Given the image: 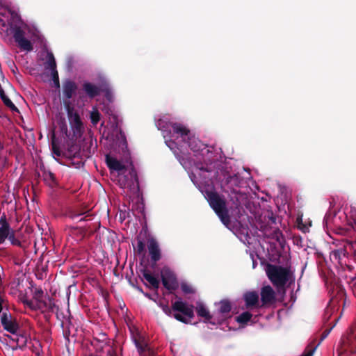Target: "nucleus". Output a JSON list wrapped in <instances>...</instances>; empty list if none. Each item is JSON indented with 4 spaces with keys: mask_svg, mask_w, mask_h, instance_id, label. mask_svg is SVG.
<instances>
[{
    "mask_svg": "<svg viewBox=\"0 0 356 356\" xmlns=\"http://www.w3.org/2000/svg\"><path fill=\"white\" fill-rule=\"evenodd\" d=\"M160 307L162 308L163 312L168 316H170L172 310L174 312H179L183 315L175 313L173 314L174 318L184 323H188V320L194 317L193 305H188L186 302L181 300L175 301L172 304V309L169 307L168 304H160Z\"/></svg>",
    "mask_w": 356,
    "mask_h": 356,
    "instance_id": "nucleus-1",
    "label": "nucleus"
},
{
    "mask_svg": "<svg viewBox=\"0 0 356 356\" xmlns=\"http://www.w3.org/2000/svg\"><path fill=\"white\" fill-rule=\"evenodd\" d=\"M207 200L222 222L227 225L230 223V217L227 208L226 201L216 192L210 191L207 193Z\"/></svg>",
    "mask_w": 356,
    "mask_h": 356,
    "instance_id": "nucleus-2",
    "label": "nucleus"
},
{
    "mask_svg": "<svg viewBox=\"0 0 356 356\" xmlns=\"http://www.w3.org/2000/svg\"><path fill=\"white\" fill-rule=\"evenodd\" d=\"M118 184L120 188L127 189L129 196H139L140 186L136 169L132 166L127 175L124 172L118 175Z\"/></svg>",
    "mask_w": 356,
    "mask_h": 356,
    "instance_id": "nucleus-3",
    "label": "nucleus"
},
{
    "mask_svg": "<svg viewBox=\"0 0 356 356\" xmlns=\"http://www.w3.org/2000/svg\"><path fill=\"white\" fill-rule=\"evenodd\" d=\"M266 273L273 284L278 289L284 288L291 275L289 268L272 264L267 266Z\"/></svg>",
    "mask_w": 356,
    "mask_h": 356,
    "instance_id": "nucleus-4",
    "label": "nucleus"
},
{
    "mask_svg": "<svg viewBox=\"0 0 356 356\" xmlns=\"http://www.w3.org/2000/svg\"><path fill=\"white\" fill-rule=\"evenodd\" d=\"M65 108L72 129V138L76 140L81 138L84 131L83 124L81 120L79 112L71 104L70 102H65Z\"/></svg>",
    "mask_w": 356,
    "mask_h": 356,
    "instance_id": "nucleus-5",
    "label": "nucleus"
},
{
    "mask_svg": "<svg viewBox=\"0 0 356 356\" xmlns=\"http://www.w3.org/2000/svg\"><path fill=\"white\" fill-rule=\"evenodd\" d=\"M1 323L3 329L13 334H17L19 330V325L17 318L13 316L10 312H3Z\"/></svg>",
    "mask_w": 356,
    "mask_h": 356,
    "instance_id": "nucleus-6",
    "label": "nucleus"
},
{
    "mask_svg": "<svg viewBox=\"0 0 356 356\" xmlns=\"http://www.w3.org/2000/svg\"><path fill=\"white\" fill-rule=\"evenodd\" d=\"M261 308L269 307L276 302V295L273 288L269 286H264L261 289Z\"/></svg>",
    "mask_w": 356,
    "mask_h": 356,
    "instance_id": "nucleus-7",
    "label": "nucleus"
},
{
    "mask_svg": "<svg viewBox=\"0 0 356 356\" xmlns=\"http://www.w3.org/2000/svg\"><path fill=\"white\" fill-rule=\"evenodd\" d=\"M341 354L354 355L356 353V334L353 332L349 333L347 336L343 337L341 339Z\"/></svg>",
    "mask_w": 356,
    "mask_h": 356,
    "instance_id": "nucleus-8",
    "label": "nucleus"
},
{
    "mask_svg": "<svg viewBox=\"0 0 356 356\" xmlns=\"http://www.w3.org/2000/svg\"><path fill=\"white\" fill-rule=\"evenodd\" d=\"M13 38L15 42L22 50L31 51L33 49V44L31 41L25 38V33L20 28L15 30Z\"/></svg>",
    "mask_w": 356,
    "mask_h": 356,
    "instance_id": "nucleus-9",
    "label": "nucleus"
},
{
    "mask_svg": "<svg viewBox=\"0 0 356 356\" xmlns=\"http://www.w3.org/2000/svg\"><path fill=\"white\" fill-rule=\"evenodd\" d=\"M243 299L244 300L246 309H252L261 308L259 296L257 291H246L243 296Z\"/></svg>",
    "mask_w": 356,
    "mask_h": 356,
    "instance_id": "nucleus-10",
    "label": "nucleus"
},
{
    "mask_svg": "<svg viewBox=\"0 0 356 356\" xmlns=\"http://www.w3.org/2000/svg\"><path fill=\"white\" fill-rule=\"evenodd\" d=\"M215 305L218 306L217 321L222 323L229 316L232 310L231 302L227 299H223Z\"/></svg>",
    "mask_w": 356,
    "mask_h": 356,
    "instance_id": "nucleus-11",
    "label": "nucleus"
},
{
    "mask_svg": "<svg viewBox=\"0 0 356 356\" xmlns=\"http://www.w3.org/2000/svg\"><path fill=\"white\" fill-rule=\"evenodd\" d=\"M134 342L140 356H157L155 350L143 338H136Z\"/></svg>",
    "mask_w": 356,
    "mask_h": 356,
    "instance_id": "nucleus-12",
    "label": "nucleus"
},
{
    "mask_svg": "<svg viewBox=\"0 0 356 356\" xmlns=\"http://www.w3.org/2000/svg\"><path fill=\"white\" fill-rule=\"evenodd\" d=\"M78 89L76 83L71 79H65L63 82V95L64 102H70V99L76 94Z\"/></svg>",
    "mask_w": 356,
    "mask_h": 356,
    "instance_id": "nucleus-13",
    "label": "nucleus"
},
{
    "mask_svg": "<svg viewBox=\"0 0 356 356\" xmlns=\"http://www.w3.org/2000/svg\"><path fill=\"white\" fill-rule=\"evenodd\" d=\"M148 252L150 255L151 261L156 263L161 258V252L159 243L154 238H150L147 241Z\"/></svg>",
    "mask_w": 356,
    "mask_h": 356,
    "instance_id": "nucleus-14",
    "label": "nucleus"
},
{
    "mask_svg": "<svg viewBox=\"0 0 356 356\" xmlns=\"http://www.w3.org/2000/svg\"><path fill=\"white\" fill-rule=\"evenodd\" d=\"M82 90L88 98L93 99L101 94L102 84L97 86L91 82L85 81L82 85Z\"/></svg>",
    "mask_w": 356,
    "mask_h": 356,
    "instance_id": "nucleus-15",
    "label": "nucleus"
},
{
    "mask_svg": "<svg viewBox=\"0 0 356 356\" xmlns=\"http://www.w3.org/2000/svg\"><path fill=\"white\" fill-rule=\"evenodd\" d=\"M66 156L70 158L82 157L84 156L86 158H89L91 156L90 151L86 152L84 149L81 150L79 145L73 143L69 146L67 152L65 154Z\"/></svg>",
    "mask_w": 356,
    "mask_h": 356,
    "instance_id": "nucleus-16",
    "label": "nucleus"
},
{
    "mask_svg": "<svg viewBox=\"0 0 356 356\" xmlns=\"http://www.w3.org/2000/svg\"><path fill=\"white\" fill-rule=\"evenodd\" d=\"M81 216H83V217L79 219V222L90 220L92 219V214H91L89 210L81 208L72 209L67 213V216L72 220H75L76 218Z\"/></svg>",
    "mask_w": 356,
    "mask_h": 356,
    "instance_id": "nucleus-17",
    "label": "nucleus"
},
{
    "mask_svg": "<svg viewBox=\"0 0 356 356\" xmlns=\"http://www.w3.org/2000/svg\"><path fill=\"white\" fill-rule=\"evenodd\" d=\"M106 162L111 170H115L118 172V173H121L127 170L125 165L123 163H122L115 158L110 156L109 155H106Z\"/></svg>",
    "mask_w": 356,
    "mask_h": 356,
    "instance_id": "nucleus-18",
    "label": "nucleus"
},
{
    "mask_svg": "<svg viewBox=\"0 0 356 356\" xmlns=\"http://www.w3.org/2000/svg\"><path fill=\"white\" fill-rule=\"evenodd\" d=\"M171 127L173 133L180 136L184 142L186 141L188 136L192 135L191 131L180 123H172Z\"/></svg>",
    "mask_w": 356,
    "mask_h": 356,
    "instance_id": "nucleus-19",
    "label": "nucleus"
},
{
    "mask_svg": "<svg viewBox=\"0 0 356 356\" xmlns=\"http://www.w3.org/2000/svg\"><path fill=\"white\" fill-rule=\"evenodd\" d=\"M10 226L7 221L6 216L3 214L0 218V244L5 242L9 236Z\"/></svg>",
    "mask_w": 356,
    "mask_h": 356,
    "instance_id": "nucleus-20",
    "label": "nucleus"
},
{
    "mask_svg": "<svg viewBox=\"0 0 356 356\" xmlns=\"http://www.w3.org/2000/svg\"><path fill=\"white\" fill-rule=\"evenodd\" d=\"M225 184L227 187L231 190V193L237 194L238 191L235 188H238L241 184L240 177L237 174L229 175L226 177Z\"/></svg>",
    "mask_w": 356,
    "mask_h": 356,
    "instance_id": "nucleus-21",
    "label": "nucleus"
},
{
    "mask_svg": "<svg viewBox=\"0 0 356 356\" xmlns=\"http://www.w3.org/2000/svg\"><path fill=\"white\" fill-rule=\"evenodd\" d=\"M195 311L198 316L204 318V323H210L213 325L216 324V322H213V315H211L207 308L202 303H197L195 307Z\"/></svg>",
    "mask_w": 356,
    "mask_h": 356,
    "instance_id": "nucleus-22",
    "label": "nucleus"
},
{
    "mask_svg": "<svg viewBox=\"0 0 356 356\" xmlns=\"http://www.w3.org/2000/svg\"><path fill=\"white\" fill-rule=\"evenodd\" d=\"M68 313H70V310H67ZM71 314H69V316L66 318V322L62 321L61 323V327L63 328V334L65 339V344L67 345L70 343V326L72 325L71 321Z\"/></svg>",
    "mask_w": 356,
    "mask_h": 356,
    "instance_id": "nucleus-23",
    "label": "nucleus"
},
{
    "mask_svg": "<svg viewBox=\"0 0 356 356\" xmlns=\"http://www.w3.org/2000/svg\"><path fill=\"white\" fill-rule=\"evenodd\" d=\"M185 142L187 143L188 147L195 152H199L204 148V145L193 135L188 136Z\"/></svg>",
    "mask_w": 356,
    "mask_h": 356,
    "instance_id": "nucleus-24",
    "label": "nucleus"
},
{
    "mask_svg": "<svg viewBox=\"0 0 356 356\" xmlns=\"http://www.w3.org/2000/svg\"><path fill=\"white\" fill-rule=\"evenodd\" d=\"M142 275L143 278L148 282L149 285L154 289H158L159 288L160 282L152 275L147 270H143Z\"/></svg>",
    "mask_w": 356,
    "mask_h": 356,
    "instance_id": "nucleus-25",
    "label": "nucleus"
},
{
    "mask_svg": "<svg viewBox=\"0 0 356 356\" xmlns=\"http://www.w3.org/2000/svg\"><path fill=\"white\" fill-rule=\"evenodd\" d=\"M0 97L5 104L6 106L9 108L13 112L19 113V109L17 106L12 102V101L8 98V97L6 95L3 88H0Z\"/></svg>",
    "mask_w": 356,
    "mask_h": 356,
    "instance_id": "nucleus-26",
    "label": "nucleus"
},
{
    "mask_svg": "<svg viewBox=\"0 0 356 356\" xmlns=\"http://www.w3.org/2000/svg\"><path fill=\"white\" fill-rule=\"evenodd\" d=\"M51 145L53 154L57 156H61L63 153L59 147V140L56 138L54 131H53L51 137Z\"/></svg>",
    "mask_w": 356,
    "mask_h": 356,
    "instance_id": "nucleus-27",
    "label": "nucleus"
},
{
    "mask_svg": "<svg viewBox=\"0 0 356 356\" xmlns=\"http://www.w3.org/2000/svg\"><path fill=\"white\" fill-rule=\"evenodd\" d=\"M58 124L62 134L67 139L72 140V133L68 131L65 120L64 118H60L58 122Z\"/></svg>",
    "mask_w": 356,
    "mask_h": 356,
    "instance_id": "nucleus-28",
    "label": "nucleus"
},
{
    "mask_svg": "<svg viewBox=\"0 0 356 356\" xmlns=\"http://www.w3.org/2000/svg\"><path fill=\"white\" fill-rule=\"evenodd\" d=\"M161 278L162 282L163 280H165L167 282L172 279L176 278V275L169 267L164 266L161 270Z\"/></svg>",
    "mask_w": 356,
    "mask_h": 356,
    "instance_id": "nucleus-29",
    "label": "nucleus"
},
{
    "mask_svg": "<svg viewBox=\"0 0 356 356\" xmlns=\"http://www.w3.org/2000/svg\"><path fill=\"white\" fill-rule=\"evenodd\" d=\"M44 181L50 187L53 188L58 185L56 177L51 172H45L43 174Z\"/></svg>",
    "mask_w": 356,
    "mask_h": 356,
    "instance_id": "nucleus-30",
    "label": "nucleus"
},
{
    "mask_svg": "<svg viewBox=\"0 0 356 356\" xmlns=\"http://www.w3.org/2000/svg\"><path fill=\"white\" fill-rule=\"evenodd\" d=\"M252 317V314L250 312H243L236 317V321L239 324H247Z\"/></svg>",
    "mask_w": 356,
    "mask_h": 356,
    "instance_id": "nucleus-31",
    "label": "nucleus"
},
{
    "mask_svg": "<svg viewBox=\"0 0 356 356\" xmlns=\"http://www.w3.org/2000/svg\"><path fill=\"white\" fill-rule=\"evenodd\" d=\"M45 69H49L51 72L56 70V63L52 53L47 54V60L44 65Z\"/></svg>",
    "mask_w": 356,
    "mask_h": 356,
    "instance_id": "nucleus-32",
    "label": "nucleus"
},
{
    "mask_svg": "<svg viewBox=\"0 0 356 356\" xmlns=\"http://www.w3.org/2000/svg\"><path fill=\"white\" fill-rule=\"evenodd\" d=\"M162 284H163V286L166 289L170 291V292H172V291L176 290L178 288V286H179V284H178V282H177V277L174 278V279H172V280H170L169 281H167V282H166L165 280H163Z\"/></svg>",
    "mask_w": 356,
    "mask_h": 356,
    "instance_id": "nucleus-33",
    "label": "nucleus"
},
{
    "mask_svg": "<svg viewBox=\"0 0 356 356\" xmlns=\"http://www.w3.org/2000/svg\"><path fill=\"white\" fill-rule=\"evenodd\" d=\"M101 114L97 107L94 106L90 113V119L93 125L97 124L100 120Z\"/></svg>",
    "mask_w": 356,
    "mask_h": 356,
    "instance_id": "nucleus-34",
    "label": "nucleus"
},
{
    "mask_svg": "<svg viewBox=\"0 0 356 356\" xmlns=\"http://www.w3.org/2000/svg\"><path fill=\"white\" fill-rule=\"evenodd\" d=\"M8 240L13 245H16L17 247H22V242L15 237V232L10 228L9 230V236H8Z\"/></svg>",
    "mask_w": 356,
    "mask_h": 356,
    "instance_id": "nucleus-35",
    "label": "nucleus"
},
{
    "mask_svg": "<svg viewBox=\"0 0 356 356\" xmlns=\"http://www.w3.org/2000/svg\"><path fill=\"white\" fill-rule=\"evenodd\" d=\"M42 305L48 311L53 312L54 310V308L56 307L54 299L51 298L50 297H48V302L44 300L43 302L40 304V306Z\"/></svg>",
    "mask_w": 356,
    "mask_h": 356,
    "instance_id": "nucleus-36",
    "label": "nucleus"
},
{
    "mask_svg": "<svg viewBox=\"0 0 356 356\" xmlns=\"http://www.w3.org/2000/svg\"><path fill=\"white\" fill-rule=\"evenodd\" d=\"M44 296V291L41 288H36L33 292V298L38 304L43 302L42 298Z\"/></svg>",
    "mask_w": 356,
    "mask_h": 356,
    "instance_id": "nucleus-37",
    "label": "nucleus"
},
{
    "mask_svg": "<svg viewBox=\"0 0 356 356\" xmlns=\"http://www.w3.org/2000/svg\"><path fill=\"white\" fill-rule=\"evenodd\" d=\"M316 347L317 346H314L312 344L308 345L300 356H313Z\"/></svg>",
    "mask_w": 356,
    "mask_h": 356,
    "instance_id": "nucleus-38",
    "label": "nucleus"
},
{
    "mask_svg": "<svg viewBox=\"0 0 356 356\" xmlns=\"http://www.w3.org/2000/svg\"><path fill=\"white\" fill-rule=\"evenodd\" d=\"M145 243L142 240L138 239L137 245H136V248H135L137 254L144 255L145 254Z\"/></svg>",
    "mask_w": 356,
    "mask_h": 356,
    "instance_id": "nucleus-39",
    "label": "nucleus"
},
{
    "mask_svg": "<svg viewBox=\"0 0 356 356\" xmlns=\"http://www.w3.org/2000/svg\"><path fill=\"white\" fill-rule=\"evenodd\" d=\"M102 92H104L106 98L110 100L111 97V92L109 86L107 83H102Z\"/></svg>",
    "mask_w": 356,
    "mask_h": 356,
    "instance_id": "nucleus-40",
    "label": "nucleus"
},
{
    "mask_svg": "<svg viewBox=\"0 0 356 356\" xmlns=\"http://www.w3.org/2000/svg\"><path fill=\"white\" fill-rule=\"evenodd\" d=\"M51 77L52 81L54 83V86L56 88H60V81H59V76L58 72L57 70H54L51 72Z\"/></svg>",
    "mask_w": 356,
    "mask_h": 356,
    "instance_id": "nucleus-41",
    "label": "nucleus"
},
{
    "mask_svg": "<svg viewBox=\"0 0 356 356\" xmlns=\"http://www.w3.org/2000/svg\"><path fill=\"white\" fill-rule=\"evenodd\" d=\"M24 303L31 309L35 310L37 309L41 308V306L40 304H38V302L36 304H34L32 300H26L24 301Z\"/></svg>",
    "mask_w": 356,
    "mask_h": 356,
    "instance_id": "nucleus-42",
    "label": "nucleus"
},
{
    "mask_svg": "<svg viewBox=\"0 0 356 356\" xmlns=\"http://www.w3.org/2000/svg\"><path fill=\"white\" fill-rule=\"evenodd\" d=\"M181 288L184 293H193L194 292L192 287L186 284H182Z\"/></svg>",
    "mask_w": 356,
    "mask_h": 356,
    "instance_id": "nucleus-43",
    "label": "nucleus"
},
{
    "mask_svg": "<svg viewBox=\"0 0 356 356\" xmlns=\"http://www.w3.org/2000/svg\"><path fill=\"white\" fill-rule=\"evenodd\" d=\"M331 330H332V327L330 329H326L323 331V332L321 334V341L324 340L329 335L330 332H331Z\"/></svg>",
    "mask_w": 356,
    "mask_h": 356,
    "instance_id": "nucleus-44",
    "label": "nucleus"
},
{
    "mask_svg": "<svg viewBox=\"0 0 356 356\" xmlns=\"http://www.w3.org/2000/svg\"><path fill=\"white\" fill-rule=\"evenodd\" d=\"M107 356H117V353L115 350L111 347L109 349L106 351Z\"/></svg>",
    "mask_w": 356,
    "mask_h": 356,
    "instance_id": "nucleus-45",
    "label": "nucleus"
},
{
    "mask_svg": "<svg viewBox=\"0 0 356 356\" xmlns=\"http://www.w3.org/2000/svg\"><path fill=\"white\" fill-rule=\"evenodd\" d=\"M2 309H3V307H2V302L1 301H0V313L2 311Z\"/></svg>",
    "mask_w": 356,
    "mask_h": 356,
    "instance_id": "nucleus-46",
    "label": "nucleus"
},
{
    "mask_svg": "<svg viewBox=\"0 0 356 356\" xmlns=\"http://www.w3.org/2000/svg\"><path fill=\"white\" fill-rule=\"evenodd\" d=\"M348 355V354H341V355H340V352L339 353V356H346V355Z\"/></svg>",
    "mask_w": 356,
    "mask_h": 356,
    "instance_id": "nucleus-47",
    "label": "nucleus"
},
{
    "mask_svg": "<svg viewBox=\"0 0 356 356\" xmlns=\"http://www.w3.org/2000/svg\"><path fill=\"white\" fill-rule=\"evenodd\" d=\"M145 296H147V297H148V298H150V296H149V294H148V293H146V294H145Z\"/></svg>",
    "mask_w": 356,
    "mask_h": 356,
    "instance_id": "nucleus-48",
    "label": "nucleus"
},
{
    "mask_svg": "<svg viewBox=\"0 0 356 356\" xmlns=\"http://www.w3.org/2000/svg\"><path fill=\"white\" fill-rule=\"evenodd\" d=\"M102 337L106 339V334H103Z\"/></svg>",
    "mask_w": 356,
    "mask_h": 356,
    "instance_id": "nucleus-49",
    "label": "nucleus"
}]
</instances>
